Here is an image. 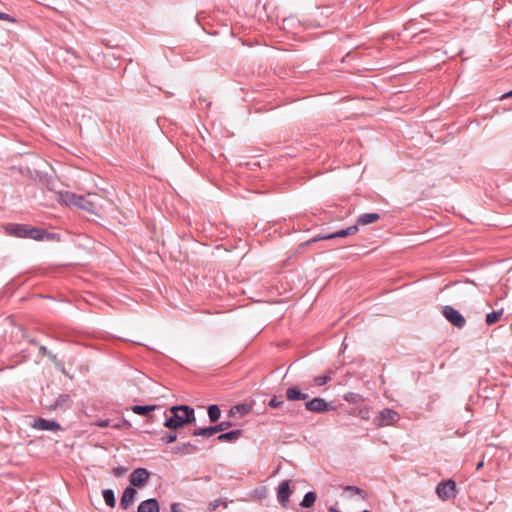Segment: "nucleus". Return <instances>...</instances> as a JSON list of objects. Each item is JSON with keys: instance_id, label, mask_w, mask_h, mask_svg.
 <instances>
[{"instance_id": "f257e3e1", "label": "nucleus", "mask_w": 512, "mask_h": 512, "mask_svg": "<svg viewBox=\"0 0 512 512\" xmlns=\"http://www.w3.org/2000/svg\"><path fill=\"white\" fill-rule=\"evenodd\" d=\"M7 234L24 239H33L36 241L52 240L54 234L49 233L46 229L33 227L28 224H8L5 226Z\"/></svg>"}, {"instance_id": "f03ea898", "label": "nucleus", "mask_w": 512, "mask_h": 512, "mask_svg": "<svg viewBox=\"0 0 512 512\" xmlns=\"http://www.w3.org/2000/svg\"><path fill=\"white\" fill-rule=\"evenodd\" d=\"M171 416L167 417L164 426L170 430H177L196 421L194 408L188 405H176L169 408Z\"/></svg>"}, {"instance_id": "7ed1b4c3", "label": "nucleus", "mask_w": 512, "mask_h": 512, "mask_svg": "<svg viewBox=\"0 0 512 512\" xmlns=\"http://www.w3.org/2000/svg\"><path fill=\"white\" fill-rule=\"evenodd\" d=\"M88 196L78 195L69 191H60L57 193V201L67 206H75L91 214H97V204L90 200Z\"/></svg>"}, {"instance_id": "20e7f679", "label": "nucleus", "mask_w": 512, "mask_h": 512, "mask_svg": "<svg viewBox=\"0 0 512 512\" xmlns=\"http://www.w3.org/2000/svg\"><path fill=\"white\" fill-rule=\"evenodd\" d=\"M436 494L441 500H450L456 497L457 489L453 480L441 481L436 486Z\"/></svg>"}, {"instance_id": "39448f33", "label": "nucleus", "mask_w": 512, "mask_h": 512, "mask_svg": "<svg viewBox=\"0 0 512 512\" xmlns=\"http://www.w3.org/2000/svg\"><path fill=\"white\" fill-rule=\"evenodd\" d=\"M232 423L230 421H222L214 426L197 428L192 432L193 436L211 437L219 432H223L230 428Z\"/></svg>"}, {"instance_id": "423d86ee", "label": "nucleus", "mask_w": 512, "mask_h": 512, "mask_svg": "<svg viewBox=\"0 0 512 512\" xmlns=\"http://www.w3.org/2000/svg\"><path fill=\"white\" fill-rule=\"evenodd\" d=\"M442 313L444 317L455 327L461 329L466 325V320L463 315L452 306H444Z\"/></svg>"}, {"instance_id": "0eeeda50", "label": "nucleus", "mask_w": 512, "mask_h": 512, "mask_svg": "<svg viewBox=\"0 0 512 512\" xmlns=\"http://www.w3.org/2000/svg\"><path fill=\"white\" fill-rule=\"evenodd\" d=\"M399 419L400 415L397 411L390 408H384L379 412V422L377 425L380 427L393 425L398 422Z\"/></svg>"}, {"instance_id": "6e6552de", "label": "nucleus", "mask_w": 512, "mask_h": 512, "mask_svg": "<svg viewBox=\"0 0 512 512\" xmlns=\"http://www.w3.org/2000/svg\"><path fill=\"white\" fill-rule=\"evenodd\" d=\"M71 406H72V399H71L70 394H60L52 404H50L46 407L50 411L60 410V411L65 412L68 409H70Z\"/></svg>"}, {"instance_id": "1a4fd4ad", "label": "nucleus", "mask_w": 512, "mask_h": 512, "mask_svg": "<svg viewBox=\"0 0 512 512\" xmlns=\"http://www.w3.org/2000/svg\"><path fill=\"white\" fill-rule=\"evenodd\" d=\"M32 427L42 431H59L62 430L61 425L55 420H49L44 418H36Z\"/></svg>"}, {"instance_id": "9d476101", "label": "nucleus", "mask_w": 512, "mask_h": 512, "mask_svg": "<svg viewBox=\"0 0 512 512\" xmlns=\"http://www.w3.org/2000/svg\"><path fill=\"white\" fill-rule=\"evenodd\" d=\"M149 478V472L145 468H137L130 475V483L135 487H143Z\"/></svg>"}, {"instance_id": "9b49d317", "label": "nucleus", "mask_w": 512, "mask_h": 512, "mask_svg": "<svg viewBox=\"0 0 512 512\" xmlns=\"http://www.w3.org/2000/svg\"><path fill=\"white\" fill-rule=\"evenodd\" d=\"M289 484V480H284L283 482L280 483L277 489V499L282 507H287L290 495L292 493Z\"/></svg>"}, {"instance_id": "f8f14e48", "label": "nucleus", "mask_w": 512, "mask_h": 512, "mask_svg": "<svg viewBox=\"0 0 512 512\" xmlns=\"http://www.w3.org/2000/svg\"><path fill=\"white\" fill-rule=\"evenodd\" d=\"M329 404L323 398H313L305 403V408L308 411L323 413L328 410Z\"/></svg>"}, {"instance_id": "ddd939ff", "label": "nucleus", "mask_w": 512, "mask_h": 512, "mask_svg": "<svg viewBox=\"0 0 512 512\" xmlns=\"http://www.w3.org/2000/svg\"><path fill=\"white\" fill-rule=\"evenodd\" d=\"M137 491L135 488L128 486L122 494L120 499V508L126 510L131 504H133Z\"/></svg>"}, {"instance_id": "4468645a", "label": "nucleus", "mask_w": 512, "mask_h": 512, "mask_svg": "<svg viewBox=\"0 0 512 512\" xmlns=\"http://www.w3.org/2000/svg\"><path fill=\"white\" fill-rule=\"evenodd\" d=\"M138 512H160L159 503L155 498L142 501L138 506Z\"/></svg>"}, {"instance_id": "2eb2a0df", "label": "nucleus", "mask_w": 512, "mask_h": 512, "mask_svg": "<svg viewBox=\"0 0 512 512\" xmlns=\"http://www.w3.org/2000/svg\"><path fill=\"white\" fill-rule=\"evenodd\" d=\"M242 433L243 431L240 429L231 430L218 435L217 440L221 442H235L241 437Z\"/></svg>"}, {"instance_id": "dca6fc26", "label": "nucleus", "mask_w": 512, "mask_h": 512, "mask_svg": "<svg viewBox=\"0 0 512 512\" xmlns=\"http://www.w3.org/2000/svg\"><path fill=\"white\" fill-rule=\"evenodd\" d=\"M198 447L190 442L180 443L173 447L172 452L174 454H190L196 452Z\"/></svg>"}, {"instance_id": "f3484780", "label": "nucleus", "mask_w": 512, "mask_h": 512, "mask_svg": "<svg viewBox=\"0 0 512 512\" xmlns=\"http://www.w3.org/2000/svg\"><path fill=\"white\" fill-rule=\"evenodd\" d=\"M286 398L289 401L306 400L308 394L301 392L297 387H290L286 390Z\"/></svg>"}, {"instance_id": "a211bd4d", "label": "nucleus", "mask_w": 512, "mask_h": 512, "mask_svg": "<svg viewBox=\"0 0 512 512\" xmlns=\"http://www.w3.org/2000/svg\"><path fill=\"white\" fill-rule=\"evenodd\" d=\"M358 230H359L358 225H352L345 229L336 231L334 233L327 234V237H332V239L343 238V237H347V236L356 234L358 232Z\"/></svg>"}, {"instance_id": "6ab92c4d", "label": "nucleus", "mask_w": 512, "mask_h": 512, "mask_svg": "<svg viewBox=\"0 0 512 512\" xmlns=\"http://www.w3.org/2000/svg\"><path fill=\"white\" fill-rule=\"evenodd\" d=\"M380 219V214L378 213H364L361 214L357 219V225H367L374 223Z\"/></svg>"}, {"instance_id": "aec40b11", "label": "nucleus", "mask_w": 512, "mask_h": 512, "mask_svg": "<svg viewBox=\"0 0 512 512\" xmlns=\"http://www.w3.org/2000/svg\"><path fill=\"white\" fill-rule=\"evenodd\" d=\"M156 408V405H134L131 407V410L137 415L145 416L154 411Z\"/></svg>"}, {"instance_id": "412c9836", "label": "nucleus", "mask_w": 512, "mask_h": 512, "mask_svg": "<svg viewBox=\"0 0 512 512\" xmlns=\"http://www.w3.org/2000/svg\"><path fill=\"white\" fill-rule=\"evenodd\" d=\"M102 496H103V499L108 507H110V508L115 507L116 498H115L114 491L112 489H104L102 491Z\"/></svg>"}, {"instance_id": "4be33fe9", "label": "nucleus", "mask_w": 512, "mask_h": 512, "mask_svg": "<svg viewBox=\"0 0 512 512\" xmlns=\"http://www.w3.org/2000/svg\"><path fill=\"white\" fill-rule=\"evenodd\" d=\"M316 498H317V495L315 492H307L301 503H300V506L303 507V508H310L314 505L315 501H316Z\"/></svg>"}, {"instance_id": "5701e85b", "label": "nucleus", "mask_w": 512, "mask_h": 512, "mask_svg": "<svg viewBox=\"0 0 512 512\" xmlns=\"http://www.w3.org/2000/svg\"><path fill=\"white\" fill-rule=\"evenodd\" d=\"M207 413H208L209 420L212 423L217 422L221 416V410H220L219 406L216 404L210 405L208 407Z\"/></svg>"}, {"instance_id": "b1692460", "label": "nucleus", "mask_w": 512, "mask_h": 512, "mask_svg": "<svg viewBox=\"0 0 512 512\" xmlns=\"http://www.w3.org/2000/svg\"><path fill=\"white\" fill-rule=\"evenodd\" d=\"M503 309H499L497 311H492L486 315L485 322L488 326L495 324L500 320L503 315Z\"/></svg>"}, {"instance_id": "393cba45", "label": "nucleus", "mask_w": 512, "mask_h": 512, "mask_svg": "<svg viewBox=\"0 0 512 512\" xmlns=\"http://www.w3.org/2000/svg\"><path fill=\"white\" fill-rule=\"evenodd\" d=\"M333 374L332 370H328L324 375L316 376L313 379V383L316 386H323L327 384L331 380V375Z\"/></svg>"}, {"instance_id": "a878e982", "label": "nucleus", "mask_w": 512, "mask_h": 512, "mask_svg": "<svg viewBox=\"0 0 512 512\" xmlns=\"http://www.w3.org/2000/svg\"><path fill=\"white\" fill-rule=\"evenodd\" d=\"M177 433L175 431H165L162 433L161 441L165 444L173 443L177 440Z\"/></svg>"}, {"instance_id": "bb28decb", "label": "nucleus", "mask_w": 512, "mask_h": 512, "mask_svg": "<svg viewBox=\"0 0 512 512\" xmlns=\"http://www.w3.org/2000/svg\"><path fill=\"white\" fill-rule=\"evenodd\" d=\"M343 490L345 492L350 493L351 496L359 495V496H361L362 499H365V497H366L365 491L360 489V488H358V487H356V486L347 485V486L343 487Z\"/></svg>"}, {"instance_id": "cd10ccee", "label": "nucleus", "mask_w": 512, "mask_h": 512, "mask_svg": "<svg viewBox=\"0 0 512 512\" xmlns=\"http://www.w3.org/2000/svg\"><path fill=\"white\" fill-rule=\"evenodd\" d=\"M330 239H332V237H327V234H319V235H316L315 237L309 239L308 241L303 242L301 244V246L304 247V246L310 245L311 243H315V242L322 241V240H330Z\"/></svg>"}, {"instance_id": "c85d7f7f", "label": "nucleus", "mask_w": 512, "mask_h": 512, "mask_svg": "<svg viewBox=\"0 0 512 512\" xmlns=\"http://www.w3.org/2000/svg\"><path fill=\"white\" fill-rule=\"evenodd\" d=\"M284 404L282 396H274L269 402L268 406L271 408H280Z\"/></svg>"}, {"instance_id": "c756f323", "label": "nucleus", "mask_w": 512, "mask_h": 512, "mask_svg": "<svg viewBox=\"0 0 512 512\" xmlns=\"http://www.w3.org/2000/svg\"><path fill=\"white\" fill-rule=\"evenodd\" d=\"M39 351L42 356H48L51 360H55L56 356L48 351L47 347L44 345H39Z\"/></svg>"}, {"instance_id": "7c9ffc66", "label": "nucleus", "mask_w": 512, "mask_h": 512, "mask_svg": "<svg viewBox=\"0 0 512 512\" xmlns=\"http://www.w3.org/2000/svg\"><path fill=\"white\" fill-rule=\"evenodd\" d=\"M254 493H255V496H257L260 499L265 498L267 496V490L265 487L256 489Z\"/></svg>"}, {"instance_id": "2f4dec72", "label": "nucleus", "mask_w": 512, "mask_h": 512, "mask_svg": "<svg viewBox=\"0 0 512 512\" xmlns=\"http://www.w3.org/2000/svg\"><path fill=\"white\" fill-rule=\"evenodd\" d=\"M0 20L9 21V22L14 21V19L9 14L4 13V12H0Z\"/></svg>"}, {"instance_id": "473e14b6", "label": "nucleus", "mask_w": 512, "mask_h": 512, "mask_svg": "<svg viewBox=\"0 0 512 512\" xmlns=\"http://www.w3.org/2000/svg\"><path fill=\"white\" fill-rule=\"evenodd\" d=\"M171 512H184L178 503H173L171 505Z\"/></svg>"}, {"instance_id": "72a5a7b5", "label": "nucleus", "mask_w": 512, "mask_h": 512, "mask_svg": "<svg viewBox=\"0 0 512 512\" xmlns=\"http://www.w3.org/2000/svg\"><path fill=\"white\" fill-rule=\"evenodd\" d=\"M99 427H107L109 425V420H100L96 423Z\"/></svg>"}, {"instance_id": "f704fd0d", "label": "nucleus", "mask_w": 512, "mask_h": 512, "mask_svg": "<svg viewBox=\"0 0 512 512\" xmlns=\"http://www.w3.org/2000/svg\"><path fill=\"white\" fill-rule=\"evenodd\" d=\"M124 472H125V469H123V468H121V467L114 468V474H115L116 476H120V475H122Z\"/></svg>"}, {"instance_id": "c9c22d12", "label": "nucleus", "mask_w": 512, "mask_h": 512, "mask_svg": "<svg viewBox=\"0 0 512 512\" xmlns=\"http://www.w3.org/2000/svg\"><path fill=\"white\" fill-rule=\"evenodd\" d=\"M507 98H512V90L507 92V93H504L500 99L503 100V99H507Z\"/></svg>"}, {"instance_id": "e433bc0d", "label": "nucleus", "mask_w": 512, "mask_h": 512, "mask_svg": "<svg viewBox=\"0 0 512 512\" xmlns=\"http://www.w3.org/2000/svg\"><path fill=\"white\" fill-rule=\"evenodd\" d=\"M484 465V462L483 461H480L477 466H476V469L479 470L480 468H482Z\"/></svg>"}, {"instance_id": "4c0bfd02", "label": "nucleus", "mask_w": 512, "mask_h": 512, "mask_svg": "<svg viewBox=\"0 0 512 512\" xmlns=\"http://www.w3.org/2000/svg\"><path fill=\"white\" fill-rule=\"evenodd\" d=\"M211 506H212V510H215L219 506V504H218V502H215V503H211Z\"/></svg>"}, {"instance_id": "58836bf2", "label": "nucleus", "mask_w": 512, "mask_h": 512, "mask_svg": "<svg viewBox=\"0 0 512 512\" xmlns=\"http://www.w3.org/2000/svg\"><path fill=\"white\" fill-rule=\"evenodd\" d=\"M329 512H341V511L337 510L336 508L331 507V508H329Z\"/></svg>"}, {"instance_id": "ea45409f", "label": "nucleus", "mask_w": 512, "mask_h": 512, "mask_svg": "<svg viewBox=\"0 0 512 512\" xmlns=\"http://www.w3.org/2000/svg\"><path fill=\"white\" fill-rule=\"evenodd\" d=\"M31 343L37 345V342L35 340H32Z\"/></svg>"}]
</instances>
